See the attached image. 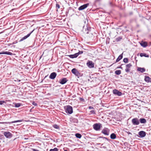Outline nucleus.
I'll use <instances>...</instances> for the list:
<instances>
[{"label":"nucleus","mask_w":151,"mask_h":151,"mask_svg":"<svg viewBox=\"0 0 151 151\" xmlns=\"http://www.w3.org/2000/svg\"><path fill=\"white\" fill-rule=\"evenodd\" d=\"M65 112L66 113L71 114L73 112V108L72 106L68 105L66 106Z\"/></svg>","instance_id":"nucleus-1"},{"label":"nucleus","mask_w":151,"mask_h":151,"mask_svg":"<svg viewBox=\"0 0 151 151\" xmlns=\"http://www.w3.org/2000/svg\"><path fill=\"white\" fill-rule=\"evenodd\" d=\"M101 124L100 123H96L93 125V129L96 131H99L101 127Z\"/></svg>","instance_id":"nucleus-2"},{"label":"nucleus","mask_w":151,"mask_h":151,"mask_svg":"<svg viewBox=\"0 0 151 151\" xmlns=\"http://www.w3.org/2000/svg\"><path fill=\"white\" fill-rule=\"evenodd\" d=\"M83 53V51H80L78 53H75L74 55H69V57L71 58H74L77 57L79 54H81Z\"/></svg>","instance_id":"nucleus-3"},{"label":"nucleus","mask_w":151,"mask_h":151,"mask_svg":"<svg viewBox=\"0 0 151 151\" xmlns=\"http://www.w3.org/2000/svg\"><path fill=\"white\" fill-rule=\"evenodd\" d=\"M132 122L134 125H138L139 124V121L137 118H134L132 119Z\"/></svg>","instance_id":"nucleus-4"},{"label":"nucleus","mask_w":151,"mask_h":151,"mask_svg":"<svg viewBox=\"0 0 151 151\" xmlns=\"http://www.w3.org/2000/svg\"><path fill=\"white\" fill-rule=\"evenodd\" d=\"M4 134L6 138H10L12 136V134L9 132H4Z\"/></svg>","instance_id":"nucleus-5"},{"label":"nucleus","mask_w":151,"mask_h":151,"mask_svg":"<svg viewBox=\"0 0 151 151\" xmlns=\"http://www.w3.org/2000/svg\"><path fill=\"white\" fill-rule=\"evenodd\" d=\"M87 66L90 68H93L94 67V64L92 61H88L87 63Z\"/></svg>","instance_id":"nucleus-6"},{"label":"nucleus","mask_w":151,"mask_h":151,"mask_svg":"<svg viewBox=\"0 0 151 151\" xmlns=\"http://www.w3.org/2000/svg\"><path fill=\"white\" fill-rule=\"evenodd\" d=\"M113 94L116 96H120L122 94V93L121 92L119 91L116 89H114L113 91Z\"/></svg>","instance_id":"nucleus-7"},{"label":"nucleus","mask_w":151,"mask_h":151,"mask_svg":"<svg viewBox=\"0 0 151 151\" xmlns=\"http://www.w3.org/2000/svg\"><path fill=\"white\" fill-rule=\"evenodd\" d=\"M71 72L76 76H80V73L76 68L73 69L71 70Z\"/></svg>","instance_id":"nucleus-8"},{"label":"nucleus","mask_w":151,"mask_h":151,"mask_svg":"<svg viewBox=\"0 0 151 151\" xmlns=\"http://www.w3.org/2000/svg\"><path fill=\"white\" fill-rule=\"evenodd\" d=\"M101 132L106 135H109V130L107 128H105Z\"/></svg>","instance_id":"nucleus-9"},{"label":"nucleus","mask_w":151,"mask_h":151,"mask_svg":"<svg viewBox=\"0 0 151 151\" xmlns=\"http://www.w3.org/2000/svg\"><path fill=\"white\" fill-rule=\"evenodd\" d=\"M138 134L140 137L142 138L146 136V133L144 131H140L139 132Z\"/></svg>","instance_id":"nucleus-10"},{"label":"nucleus","mask_w":151,"mask_h":151,"mask_svg":"<svg viewBox=\"0 0 151 151\" xmlns=\"http://www.w3.org/2000/svg\"><path fill=\"white\" fill-rule=\"evenodd\" d=\"M88 4H84L80 6L78 9L79 10H83L86 8L88 6Z\"/></svg>","instance_id":"nucleus-11"},{"label":"nucleus","mask_w":151,"mask_h":151,"mask_svg":"<svg viewBox=\"0 0 151 151\" xmlns=\"http://www.w3.org/2000/svg\"><path fill=\"white\" fill-rule=\"evenodd\" d=\"M23 121H24V120L23 119H22V120H17V121H12L11 122H3V123L6 124H10L13 123H16V122H23Z\"/></svg>","instance_id":"nucleus-12"},{"label":"nucleus","mask_w":151,"mask_h":151,"mask_svg":"<svg viewBox=\"0 0 151 151\" xmlns=\"http://www.w3.org/2000/svg\"><path fill=\"white\" fill-rule=\"evenodd\" d=\"M56 76V73L55 72H53V73H52L50 74V75L49 76V78H50L51 79H54L55 78Z\"/></svg>","instance_id":"nucleus-13"},{"label":"nucleus","mask_w":151,"mask_h":151,"mask_svg":"<svg viewBox=\"0 0 151 151\" xmlns=\"http://www.w3.org/2000/svg\"><path fill=\"white\" fill-rule=\"evenodd\" d=\"M67 81V80L66 78H63L59 81V83L61 84H64Z\"/></svg>","instance_id":"nucleus-14"},{"label":"nucleus","mask_w":151,"mask_h":151,"mask_svg":"<svg viewBox=\"0 0 151 151\" xmlns=\"http://www.w3.org/2000/svg\"><path fill=\"white\" fill-rule=\"evenodd\" d=\"M1 54H6L12 55H13V53L9 52L3 51L0 52V55Z\"/></svg>","instance_id":"nucleus-15"},{"label":"nucleus","mask_w":151,"mask_h":151,"mask_svg":"<svg viewBox=\"0 0 151 151\" xmlns=\"http://www.w3.org/2000/svg\"><path fill=\"white\" fill-rule=\"evenodd\" d=\"M33 31H32L31 32H30L27 35L25 36L24 37H22L20 40V41H22L23 40L26 39L27 38H28V37H29L30 35L31 34L32 32Z\"/></svg>","instance_id":"nucleus-16"},{"label":"nucleus","mask_w":151,"mask_h":151,"mask_svg":"<svg viewBox=\"0 0 151 151\" xmlns=\"http://www.w3.org/2000/svg\"><path fill=\"white\" fill-rule=\"evenodd\" d=\"M145 80L146 82H151V78L148 76H145Z\"/></svg>","instance_id":"nucleus-17"},{"label":"nucleus","mask_w":151,"mask_h":151,"mask_svg":"<svg viewBox=\"0 0 151 151\" xmlns=\"http://www.w3.org/2000/svg\"><path fill=\"white\" fill-rule=\"evenodd\" d=\"M137 70L141 73H143L145 71V69L144 68H137Z\"/></svg>","instance_id":"nucleus-18"},{"label":"nucleus","mask_w":151,"mask_h":151,"mask_svg":"<svg viewBox=\"0 0 151 151\" xmlns=\"http://www.w3.org/2000/svg\"><path fill=\"white\" fill-rule=\"evenodd\" d=\"M139 121L141 123H145L146 122V120L144 118H141L139 119Z\"/></svg>","instance_id":"nucleus-19"},{"label":"nucleus","mask_w":151,"mask_h":151,"mask_svg":"<svg viewBox=\"0 0 151 151\" xmlns=\"http://www.w3.org/2000/svg\"><path fill=\"white\" fill-rule=\"evenodd\" d=\"M141 46L143 47H145L147 45V43L146 42H142L140 43Z\"/></svg>","instance_id":"nucleus-20"},{"label":"nucleus","mask_w":151,"mask_h":151,"mask_svg":"<svg viewBox=\"0 0 151 151\" xmlns=\"http://www.w3.org/2000/svg\"><path fill=\"white\" fill-rule=\"evenodd\" d=\"M122 54H123V53L120 55L119 56V57H118V58H117V59L116 60V62H119L120 60H121L122 58V57H123Z\"/></svg>","instance_id":"nucleus-21"},{"label":"nucleus","mask_w":151,"mask_h":151,"mask_svg":"<svg viewBox=\"0 0 151 151\" xmlns=\"http://www.w3.org/2000/svg\"><path fill=\"white\" fill-rule=\"evenodd\" d=\"M116 137V134L114 133H112L110 135V138L112 139H114Z\"/></svg>","instance_id":"nucleus-22"},{"label":"nucleus","mask_w":151,"mask_h":151,"mask_svg":"<svg viewBox=\"0 0 151 151\" xmlns=\"http://www.w3.org/2000/svg\"><path fill=\"white\" fill-rule=\"evenodd\" d=\"M140 55L141 57H149V56L148 55H147L146 53H141L140 54Z\"/></svg>","instance_id":"nucleus-23"},{"label":"nucleus","mask_w":151,"mask_h":151,"mask_svg":"<svg viewBox=\"0 0 151 151\" xmlns=\"http://www.w3.org/2000/svg\"><path fill=\"white\" fill-rule=\"evenodd\" d=\"M14 104V105L16 107L18 108V107H19L21 106V104L20 103H15Z\"/></svg>","instance_id":"nucleus-24"},{"label":"nucleus","mask_w":151,"mask_h":151,"mask_svg":"<svg viewBox=\"0 0 151 151\" xmlns=\"http://www.w3.org/2000/svg\"><path fill=\"white\" fill-rule=\"evenodd\" d=\"M76 137L78 138H80L81 137V135L79 133H77L76 134Z\"/></svg>","instance_id":"nucleus-25"},{"label":"nucleus","mask_w":151,"mask_h":151,"mask_svg":"<svg viewBox=\"0 0 151 151\" xmlns=\"http://www.w3.org/2000/svg\"><path fill=\"white\" fill-rule=\"evenodd\" d=\"M115 73L117 75H119L121 73V71L120 70H117L115 71Z\"/></svg>","instance_id":"nucleus-26"},{"label":"nucleus","mask_w":151,"mask_h":151,"mask_svg":"<svg viewBox=\"0 0 151 151\" xmlns=\"http://www.w3.org/2000/svg\"><path fill=\"white\" fill-rule=\"evenodd\" d=\"M132 66V65L131 64L129 63L127 64L126 65V67L130 68Z\"/></svg>","instance_id":"nucleus-27"},{"label":"nucleus","mask_w":151,"mask_h":151,"mask_svg":"<svg viewBox=\"0 0 151 151\" xmlns=\"http://www.w3.org/2000/svg\"><path fill=\"white\" fill-rule=\"evenodd\" d=\"M53 127L55 129H58L59 128V126L56 124H54L53 125Z\"/></svg>","instance_id":"nucleus-28"},{"label":"nucleus","mask_w":151,"mask_h":151,"mask_svg":"<svg viewBox=\"0 0 151 151\" xmlns=\"http://www.w3.org/2000/svg\"><path fill=\"white\" fill-rule=\"evenodd\" d=\"M123 61L125 63H127L128 62V59L127 58H125L123 59Z\"/></svg>","instance_id":"nucleus-29"},{"label":"nucleus","mask_w":151,"mask_h":151,"mask_svg":"<svg viewBox=\"0 0 151 151\" xmlns=\"http://www.w3.org/2000/svg\"><path fill=\"white\" fill-rule=\"evenodd\" d=\"M50 151H58V149L56 148H55L54 149H51Z\"/></svg>","instance_id":"nucleus-30"},{"label":"nucleus","mask_w":151,"mask_h":151,"mask_svg":"<svg viewBox=\"0 0 151 151\" xmlns=\"http://www.w3.org/2000/svg\"><path fill=\"white\" fill-rule=\"evenodd\" d=\"M125 70L126 72L128 73V72H129L130 71V69L129 68H128L126 67V68Z\"/></svg>","instance_id":"nucleus-31"},{"label":"nucleus","mask_w":151,"mask_h":151,"mask_svg":"<svg viewBox=\"0 0 151 151\" xmlns=\"http://www.w3.org/2000/svg\"><path fill=\"white\" fill-rule=\"evenodd\" d=\"M90 112L92 114H96L95 111L94 110L91 111Z\"/></svg>","instance_id":"nucleus-32"},{"label":"nucleus","mask_w":151,"mask_h":151,"mask_svg":"<svg viewBox=\"0 0 151 151\" xmlns=\"http://www.w3.org/2000/svg\"><path fill=\"white\" fill-rule=\"evenodd\" d=\"M32 104L35 106H37V104L34 101H33L32 103Z\"/></svg>","instance_id":"nucleus-33"},{"label":"nucleus","mask_w":151,"mask_h":151,"mask_svg":"<svg viewBox=\"0 0 151 151\" xmlns=\"http://www.w3.org/2000/svg\"><path fill=\"white\" fill-rule=\"evenodd\" d=\"M5 103V102L4 101H0V104L2 105L3 104Z\"/></svg>","instance_id":"nucleus-34"},{"label":"nucleus","mask_w":151,"mask_h":151,"mask_svg":"<svg viewBox=\"0 0 151 151\" xmlns=\"http://www.w3.org/2000/svg\"><path fill=\"white\" fill-rule=\"evenodd\" d=\"M102 139L103 140H104L105 139L108 140V139L106 137H102Z\"/></svg>","instance_id":"nucleus-35"},{"label":"nucleus","mask_w":151,"mask_h":151,"mask_svg":"<svg viewBox=\"0 0 151 151\" xmlns=\"http://www.w3.org/2000/svg\"><path fill=\"white\" fill-rule=\"evenodd\" d=\"M56 7L57 8L59 9L60 7V5L58 4H56Z\"/></svg>","instance_id":"nucleus-36"},{"label":"nucleus","mask_w":151,"mask_h":151,"mask_svg":"<svg viewBox=\"0 0 151 151\" xmlns=\"http://www.w3.org/2000/svg\"><path fill=\"white\" fill-rule=\"evenodd\" d=\"M88 108L89 109H93V107L90 106L88 107Z\"/></svg>","instance_id":"nucleus-37"},{"label":"nucleus","mask_w":151,"mask_h":151,"mask_svg":"<svg viewBox=\"0 0 151 151\" xmlns=\"http://www.w3.org/2000/svg\"><path fill=\"white\" fill-rule=\"evenodd\" d=\"M126 132L128 134H130L131 135H132V133H130V132Z\"/></svg>","instance_id":"nucleus-38"},{"label":"nucleus","mask_w":151,"mask_h":151,"mask_svg":"<svg viewBox=\"0 0 151 151\" xmlns=\"http://www.w3.org/2000/svg\"><path fill=\"white\" fill-rule=\"evenodd\" d=\"M64 151H68V150H65L64 149Z\"/></svg>","instance_id":"nucleus-39"},{"label":"nucleus","mask_w":151,"mask_h":151,"mask_svg":"<svg viewBox=\"0 0 151 151\" xmlns=\"http://www.w3.org/2000/svg\"><path fill=\"white\" fill-rule=\"evenodd\" d=\"M97 144L98 145H101V144L100 143H99V144Z\"/></svg>","instance_id":"nucleus-40"},{"label":"nucleus","mask_w":151,"mask_h":151,"mask_svg":"<svg viewBox=\"0 0 151 151\" xmlns=\"http://www.w3.org/2000/svg\"><path fill=\"white\" fill-rule=\"evenodd\" d=\"M103 144H102L101 145V146H103Z\"/></svg>","instance_id":"nucleus-41"},{"label":"nucleus","mask_w":151,"mask_h":151,"mask_svg":"<svg viewBox=\"0 0 151 151\" xmlns=\"http://www.w3.org/2000/svg\"><path fill=\"white\" fill-rule=\"evenodd\" d=\"M119 68H122V67H120Z\"/></svg>","instance_id":"nucleus-42"}]
</instances>
